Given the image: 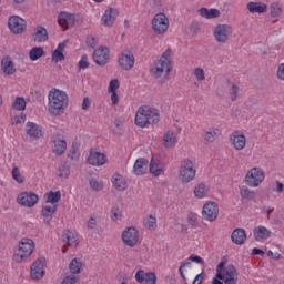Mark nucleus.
<instances>
[{
  "label": "nucleus",
  "mask_w": 284,
  "mask_h": 284,
  "mask_svg": "<svg viewBox=\"0 0 284 284\" xmlns=\"http://www.w3.org/2000/svg\"><path fill=\"white\" fill-rule=\"evenodd\" d=\"M174 52L168 48L161 57L154 62L150 69V74L153 79L161 80L162 83L170 81V74L174 68V61L172 60Z\"/></svg>",
  "instance_id": "f257e3e1"
},
{
  "label": "nucleus",
  "mask_w": 284,
  "mask_h": 284,
  "mask_svg": "<svg viewBox=\"0 0 284 284\" xmlns=\"http://www.w3.org/2000/svg\"><path fill=\"white\" fill-rule=\"evenodd\" d=\"M70 105V98L63 90L53 88L48 94V112L53 116H61Z\"/></svg>",
  "instance_id": "f03ea898"
},
{
  "label": "nucleus",
  "mask_w": 284,
  "mask_h": 284,
  "mask_svg": "<svg viewBox=\"0 0 284 284\" xmlns=\"http://www.w3.org/2000/svg\"><path fill=\"white\" fill-rule=\"evenodd\" d=\"M161 121V113L154 108L148 105L140 106L135 113V125L138 128H148L156 125Z\"/></svg>",
  "instance_id": "7ed1b4c3"
},
{
  "label": "nucleus",
  "mask_w": 284,
  "mask_h": 284,
  "mask_svg": "<svg viewBox=\"0 0 284 284\" xmlns=\"http://www.w3.org/2000/svg\"><path fill=\"white\" fill-rule=\"evenodd\" d=\"M216 278L224 281V284H237L239 272L234 265L230 264L225 266V261H221L216 266Z\"/></svg>",
  "instance_id": "20e7f679"
},
{
  "label": "nucleus",
  "mask_w": 284,
  "mask_h": 284,
  "mask_svg": "<svg viewBox=\"0 0 284 284\" xmlns=\"http://www.w3.org/2000/svg\"><path fill=\"white\" fill-rule=\"evenodd\" d=\"M34 240L28 237L21 239L13 255L16 263H23L26 258H30L34 252Z\"/></svg>",
  "instance_id": "39448f33"
},
{
  "label": "nucleus",
  "mask_w": 284,
  "mask_h": 284,
  "mask_svg": "<svg viewBox=\"0 0 284 284\" xmlns=\"http://www.w3.org/2000/svg\"><path fill=\"white\" fill-rule=\"evenodd\" d=\"M196 179V163L190 159H184L179 165V180L181 183H192Z\"/></svg>",
  "instance_id": "423d86ee"
},
{
  "label": "nucleus",
  "mask_w": 284,
  "mask_h": 284,
  "mask_svg": "<svg viewBox=\"0 0 284 284\" xmlns=\"http://www.w3.org/2000/svg\"><path fill=\"white\" fill-rule=\"evenodd\" d=\"M234 34V27L229 23H220L213 28V38L219 45H225Z\"/></svg>",
  "instance_id": "0eeeda50"
},
{
  "label": "nucleus",
  "mask_w": 284,
  "mask_h": 284,
  "mask_svg": "<svg viewBox=\"0 0 284 284\" xmlns=\"http://www.w3.org/2000/svg\"><path fill=\"white\" fill-rule=\"evenodd\" d=\"M265 181V170L261 166H253L250 169L244 178V182L248 187H261Z\"/></svg>",
  "instance_id": "6e6552de"
},
{
  "label": "nucleus",
  "mask_w": 284,
  "mask_h": 284,
  "mask_svg": "<svg viewBox=\"0 0 284 284\" xmlns=\"http://www.w3.org/2000/svg\"><path fill=\"white\" fill-rule=\"evenodd\" d=\"M151 28L155 34H165L170 30V19L165 13H156L151 21Z\"/></svg>",
  "instance_id": "1a4fd4ad"
},
{
  "label": "nucleus",
  "mask_w": 284,
  "mask_h": 284,
  "mask_svg": "<svg viewBox=\"0 0 284 284\" xmlns=\"http://www.w3.org/2000/svg\"><path fill=\"white\" fill-rule=\"evenodd\" d=\"M51 150L55 156H63L65 150H68V142L65 136L61 133H55L51 138Z\"/></svg>",
  "instance_id": "9d476101"
},
{
  "label": "nucleus",
  "mask_w": 284,
  "mask_h": 284,
  "mask_svg": "<svg viewBox=\"0 0 284 284\" xmlns=\"http://www.w3.org/2000/svg\"><path fill=\"white\" fill-rule=\"evenodd\" d=\"M229 142L233 150H236V152H241V150H245L247 145V138L245 136V133H243V131L236 130L230 134Z\"/></svg>",
  "instance_id": "9b49d317"
},
{
  "label": "nucleus",
  "mask_w": 284,
  "mask_h": 284,
  "mask_svg": "<svg viewBox=\"0 0 284 284\" xmlns=\"http://www.w3.org/2000/svg\"><path fill=\"white\" fill-rule=\"evenodd\" d=\"M202 219L209 223H214L219 219V204L209 201L202 207Z\"/></svg>",
  "instance_id": "f8f14e48"
},
{
  "label": "nucleus",
  "mask_w": 284,
  "mask_h": 284,
  "mask_svg": "<svg viewBox=\"0 0 284 284\" xmlns=\"http://www.w3.org/2000/svg\"><path fill=\"white\" fill-rule=\"evenodd\" d=\"M139 230L134 226H129L122 232V241L128 247H136L139 245Z\"/></svg>",
  "instance_id": "ddd939ff"
},
{
  "label": "nucleus",
  "mask_w": 284,
  "mask_h": 284,
  "mask_svg": "<svg viewBox=\"0 0 284 284\" xmlns=\"http://www.w3.org/2000/svg\"><path fill=\"white\" fill-rule=\"evenodd\" d=\"M118 63L122 70H125V71L132 70L135 63L134 53L130 50L122 51L118 57Z\"/></svg>",
  "instance_id": "4468645a"
},
{
  "label": "nucleus",
  "mask_w": 284,
  "mask_h": 284,
  "mask_svg": "<svg viewBox=\"0 0 284 284\" xmlns=\"http://www.w3.org/2000/svg\"><path fill=\"white\" fill-rule=\"evenodd\" d=\"M118 18L119 9L108 7L101 17V24L104 26V28H113L114 23H116Z\"/></svg>",
  "instance_id": "2eb2a0df"
},
{
  "label": "nucleus",
  "mask_w": 284,
  "mask_h": 284,
  "mask_svg": "<svg viewBox=\"0 0 284 284\" xmlns=\"http://www.w3.org/2000/svg\"><path fill=\"white\" fill-rule=\"evenodd\" d=\"M17 203L22 207H34L39 203V195L32 192H22L18 195Z\"/></svg>",
  "instance_id": "dca6fc26"
},
{
  "label": "nucleus",
  "mask_w": 284,
  "mask_h": 284,
  "mask_svg": "<svg viewBox=\"0 0 284 284\" xmlns=\"http://www.w3.org/2000/svg\"><path fill=\"white\" fill-rule=\"evenodd\" d=\"M26 28H28V24L23 18L13 16L9 19V30H11L13 34H23V32H26Z\"/></svg>",
  "instance_id": "f3484780"
},
{
  "label": "nucleus",
  "mask_w": 284,
  "mask_h": 284,
  "mask_svg": "<svg viewBox=\"0 0 284 284\" xmlns=\"http://www.w3.org/2000/svg\"><path fill=\"white\" fill-rule=\"evenodd\" d=\"M45 258H38L31 266V278L33 281H41L45 276Z\"/></svg>",
  "instance_id": "a211bd4d"
},
{
  "label": "nucleus",
  "mask_w": 284,
  "mask_h": 284,
  "mask_svg": "<svg viewBox=\"0 0 284 284\" xmlns=\"http://www.w3.org/2000/svg\"><path fill=\"white\" fill-rule=\"evenodd\" d=\"M179 143V133H175L174 130H166L163 133L162 145L166 148V150H172L176 148Z\"/></svg>",
  "instance_id": "6ab92c4d"
},
{
  "label": "nucleus",
  "mask_w": 284,
  "mask_h": 284,
  "mask_svg": "<svg viewBox=\"0 0 284 284\" xmlns=\"http://www.w3.org/2000/svg\"><path fill=\"white\" fill-rule=\"evenodd\" d=\"M89 165H95L97 168H101V165H105L108 163V155L105 153L99 151H90L88 156Z\"/></svg>",
  "instance_id": "aec40b11"
},
{
  "label": "nucleus",
  "mask_w": 284,
  "mask_h": 284,
  "mask_svg": "<svg viewBox=\"0 0 284 284\" xmlns=\"http://www.w3.org/2000/svg\"><path fill=\"white\" fill-rule=\"evenodd\" d=\"M24 130L26 134L33 141H39L43 136V129L34 122H27Z\"/></svg>",
  "instance_id": "412c9836"
},
{
  "label": "nucleus",
  "mask_w": 284,
  "mask_h": 284,
  "mask_svg": "<svg viewBox=\"0 0 284 284\" xmlns=\"http://www.w3.org/2000/svg\"><path fill=\"white\" fill-rule=\"evenodd\" d=\"M221 136V129L219 128H209L202 132V141L205 145H211L215 143L216 139Z\"/></svg>",
  "instance_id": "4be33fe9"
},
{
  "label": "nucleus",
  "mask_w": 284,
  "mask_h": 284,
  "mask_svg": "<svg viewBox=\"0 0 284 284\" xmlns=\"http://www.w3.org/2000/svg\"><path fill=\"white\" fill-rule=\"evenodd\" d=\"M110 59V49L108 47H100L93 53V61L98 65H105Z\"/></svg>",
  "instance_id": "5701e85b"
},
{
  "label": "nucleus",
  "mask_w": 284,
  "mask_h": 284,
  "mask_svg": "<svg viewBox=\"0 0 284 284\" xmlns=\"http://www.w3.org/2000/svg\"><path fill=\"white\" fill-rule=\"evenodd\" d=\"M135 281L139 284H156V274L153 272H144L139 270L135 273Z\"/></svg>",
  "instance_id": "b1692460"
},
{
  "label": "nucleus",
  "mask_w": 284,
  "mask_h": 284,
  "mask_svg": "<svg viewBox=\"0 0 284 284\" xmlns=\"http://www.w3.org/2000/svg\"><path fill=\"white\" fill-rule=\"evenodd\" d=\"M253 236L258 243H265L272 236V231L263 225L255 226Z\"/></svg>",
  "instance_id": "393cba45"
},
{
  "label": "nucleus",
  "mask_w": 284,
  "mask_h": 284,
  "mask_svg": "<svg viewBox=\"0 0 284 284\" xmlns=\"http://www.w3.org/2000/svg\"><path fill=\"white\" fill-rule=\"evenodd\" d=\"M74 21H77V18H74V14L72 13L61 12L58 17V23L63 28V30L72 28V26H74Z\"/></svg>",
  "instance_id": "a878e982"
},
{
  "label": "nucleus",
  "mask_w": 284,
  "mask_h": 284,
  "mask_svg": "<svg viewBox=\"0 0 284 284\" xmlns=\"http://www.w3.org/2000/svg\"><path fill=\"white\" fill-rule=\"evenodd\" d=\"M111 183L118 192H124V190H128V180H125V176L120 173H114L112 175Z\"/></svg>",
  "instance_id": "bb28decb"
},
{
  "label": "nucleus",
  "mask_w": 284,
  "mask_h": 284,
  "mask_svg": "<svg viewBox=\"0 0 284 284\" xmlns=\"http://www.w3.org/2000/svg\"><path fill=\"white\" fill-rule=\"evenodd\" d=\"M246 9L251 14H265L267 12V4L261 1H250Z\"/></svg>",
  "instance_id": "cd10ccee"
},
{
  "label": "nucleus",
  "mask_w": 284,
  "mask_h": 284,
  "mask_svg": "<svg viewBox=\"0 0 284 284\" xmlns=\"http://www.w3.org/2000/svg\"><path fill=\"white\" fill-rule=\"evenodd\" d=\"M57 204H44L41 210V215L44 217L43 223L44 225H50L52 222L53 214L57 213Z\"/></svg>",
  "instance_id": "c85d7f7f"
},
{
  "label": "nucleus",
  "mask_w": 284,
  "mask_h": 284,
  "mask_svg": "<svg viewBox=\"0 0 284 284\" xmlns=\"http://www.w3.org/2000/svg\"><path fill=\"white\" fill-rule=\"evenodd\" d=\"M149 161L145 158H139L133 166V172L136 176H143L148 172Z\"/></svg>",
  "instance_id": "c756f323"
},
{
  "label": "nucleus",
  "mask_w": 284,
  "mask_h": 284,
  "mask_svg": "<svg viewBox=\"0 0 284 284\" xmlns=\"http://www.w3.org/2000/svg\"><path fill=\"white\" fill-rule=\"evenodd\" d=\"M63 241L69 247H78L79 245V233L75 231H65L63 233Z\"/></svg>",
  "instance_id": "7c9ffc66"
},
{
  "label": "nucleus",
  "mask_w": 284,
  "mask_h": 284,
  "mask_svg": "<svg viewBox=\"0 0 284 284\" xmlns=\"http://www.w3.org/2000/svg\"><path fill=\"white\" fill-rule=\"evenodd\" d=\"M1 70L8 77H10V75L14 74V72H17V68L14 67V62L12 61V58H10V57L2 58Z\"/></svg>",
  "instance_id": "2f4dec72"
},
{
  "label": "nucleus",
  "mask_w": 284,
  "mask_h": 284,
  "mask_svg": "<svg viewBox=\"0 0 284 284\" xmlns=\"http://www.w3.org/2000/svg\"><path fill=\"white\" fill-rule=\"evenodd\" d=\"M193 194L195 199H207V196H210V186L201 182L195 185Z\"/></svg>",
  "instance_id": "473e14b6"
},
{
  "label": "nucleus",
  "mask_w": 284,
  "mask_h": 284,
  "mask_svg": "<svg viewBox=\"0 0 284 284\" xmlns=\"http://www.w3.org/2000/svg\"><path fill=\"white\" fill-rule=\"evenodd\" d=\"M165 165L161 160L156 158H152L151 163H150V172L153 174V176H161L163 174Z\"/></svg>",
  "instance_id": "72a5a7b5"
},
{
  "label": "nucleus",
  "mask_w": 284,
  "mask_h": 284,
  "mask_svg": "<svg viewBox=\"0 0 284 284\" xmlns=\"http://www.w3.org/2000/svg\"><path fill=\"white\" fill-rule=\"evenodd\" d=\"M231 239L235 245H243L247 241V234L244 229H235L232 232Z\"/></svg>",
  "instance_id": "f704fd0d"
},
{
  "label": "nucleus",
  "mask_w": 284,
  "mask_h": 284,
  "mask_svg": "<svg viewBox=\"0 0 284 284\" xmlns=\"http://www.w3.org/2000/svg\"><path fill=\"white\" fill-rule=\"evenodd\" d=\"M65 43L61 42L58 44L57 49L52 52L51 59L53 63H59L60 61H65Z\"/></svg>",
  "instance_id": "c9c22d12"
},
{
  "label": "nucleus",
  "mask_w": 284,
  "mask_h": 284,
  "mask_svg": "<svg viewBox=\"0 0 284 284\" xmlns=\"http://www.w3.org/2000/svg\"><path fill=\"white\" fill-rule=\"evenodd\" d=\"M199 14L204 19H219V17H221V11L219 9L201 8Z\"/></svg>",
  "instance_id": "e433bc0d"
},
{
  "label": "nucleus",
  "mask_w": 284,
  "mask_h": 284,
  "mask_svg": "<svg viewBox=\"0 0 284 284\" xmlns=\"http://www.w3.org/2000/svg\"><path fill=\"white\" fill-rule=\"evenodd\" d=\"M69 270L71 274H81L83 272V261L79 257L73 258L69 264Z\"/></svg>",
  "instance_id": "4c0bfd02"
},
{
  "label": "nucleus",
  "mask_w": 284,
  "mask_h": 284,
  "mask_svg": "<svg viewBox=\"0 0 284 284\" xmlns=\"http://www.w3.org/2000/svg\"><path fill=\"white\" fill-rule=\"evenodd\" d=\"M45 203H51V205H57L61 201V191H51L44 194Z\"/></svg>",
  "instance_id": "58836bf2"
},
{
  "label": "nucleus",
  "mask_w": 284,
  "mask_h": 284,
  "mask_svg": "<svg viewBox=\"0 0 284 284\" xmlns=\"http://www.w3.org/2000/svg\"><path fill=\"white\" fill-rule=\"evenodd\" d=\"M240 196L245 201H254V199H256V191L251 190L247 186H242L240 189Z\"/></svg>",
  "instance_id": "ea45409f"
},
{
  "label": "nucleus",
  "mask_w": 284,
  "mask_h": 284,
  "mask_svg": "<svg viewBox=\"0 0 284 284\" xmlns=\"http://www.w3.org/2000/svg\"><path fill=\"white\" fill-rule=\"evenodd\" d=\"M48 39V30L43 27H37L34 32V41L43 43Z\"/></svg>",
  "instance_id": "a19ab883"
},
{
  "label": "nucleus",
  "mask_w": 284,
  "mask_h": 284,
  "mask_svg": "<svg viewBox=\"0 0 284 284\" xmlns=\"http://www.w3.org/2000/svg\"><path fill=\"white\" fill-rule=\"evenodd\" d=\"M227 92H229L230 101H232V102L237 101L239 92H241V88L239 87V83H236V82L231 83Z\"/></svg>",
  "instance_id": "79ce46f5"
},
{
  "label": "nucleus",
  "mask_w": 284,
  "mask_h": 284,
  "mask_svg": "<svg viewBox=\"0 0 284 284\" xmlns=\"http://www.w3.org/2000/svg\"><path fill=\"white\" fill-rule=\"evenodd\" d=\"M143 225L149 230L150 232L156 231L158 224H156V216L149 215L143 220Z\"/></svg>",
  "instance_id": "37998d69"
},
{
  "label": "nucleus",
  "mask_w": 284,
  "mask_h": 284,
  "mask_svg": "<svg viewBox=\"0 0 284 284\" xmlns=\"http://www.w3.org/2000/svg\"><path fill=\"white\" fill-rule=\"evenodd\" d=\"M43 54H45V51L43 50V48L34 47L29 52V59L30 61H39V59H41Z\"/></svg>",
  "instance_id": "c03bdc74"
},
{
  "label": "nucleus",
  "mask_w": 284,
  "mask_h": 284,
  "mask_svg": "<svg viewBox=\"0 0 284 284\" xmlns=\"http://www.w3.org/2000/svg\"><path fill=\"white\" fill-rule=\"evenodd\" d=\"M270 14L272 19H278L283 14V7L278 2H273L270 6Z\"/></svg>",
  "instance_id": "a18cd8bd"
},
{
  "label": "nucleus",
  "mask_w": 284,
  "mask_h": 284,
  "mask_svg": "<svg viewBox=\"0 0 284 284\" xmlns=\"http://www.w3.org/2000/svg\"><path fill=\"white\" fill-rule=\"evenodd\" d=\"M187 224L193 227V230H196L199 227V214L194 212H189L186 215Z\"/></svg>",
  "instance_id": "49530a36"
},
{
  "label": "nucleus",
  "mask_w": 284,
  "mask_h": 284,
  "mask_svg": "<svg viewBox=\"0 0 284 284\" xmlns=\"http://www.w3.org/2000/svg\"><path fill=\"white\" fill-rule=\"evenodd\" d=\"M26 105H27L26 99L21 97L16 98V100L12 103L13 110H18V111L26 110Z\"/></svg>",
  "instance_id": "de8ad7c7"
},
{
  "label": "nucleus",
  "mask_w": 284,
  "mask_h": 284,
  "mask_svg": "<svg viewBox=\"0 0 284 284\" xmlns=\"http://www.w3.org/2000/svg\"><path fill=\"white\" fill-rule=\"evenodd\" d=\"M89 185H90L91 190H93V192H101V190H103V181L97 180L94 178H92L89 181Z\"/></svg>",
  "instance_id": "09e8293b"
},
{
  "label": "nucleus",
  "mask_w": 284,
  "mask_h": 284,
  "mask_svg": "<svg viewBox=\"0 0 284 284\" xmlns=\"http://www.w3.org/2000/svg\"><path fill=\"white\" fill-rule=\"evenodd\" d=\"M193 77L196 81H199L200 83L202 81H205V70L201 67H196L194 70H193Z\"/></svg>",
  "instance_id": "8fccbe9b"
},
{
  "label": "nucleus",
  "mask_w": 284,
  "mask_h": 284,
  "mask_svg": "<svg viewBox=\"0 0 284 284\" xmlns=\"http://www.w3.org/2000/svg\"><path fill=\"white\" fill-rule=\"evenodd\" d=\"M23 123H26V114L24 113H20L18 115H14L11 118V125H23Z\"/></svg>",
  "instance_id": "3c124183"
},
{
  "label": "nucleus",
  "mask_w": 284,
  "mask_h": 284,
  "mask_svg": "<svg viewBox=\"0 0 284 284\" xmlns=\"http://www.w3.org/2000/svg\"><path fill=\"white\" fill-rule=\"evenodd\" d=\"M58 176L60 179H68V176H70V168L65 164H61L58 169Z\"/></svg>",
  "instance_id": "603ef678"
},
{
  "label": "nucleus",
  "mask_w": 284,
  "mask_h": 284,
  "mask_svg": "<svg viewBox=\"0 0 284 284\" xmlns=\"http://www.w3.org/2000/svg\"><path fill=\"white\" fill-rule=\"evenodd\" d=\"M78 68L80 70H87V68H90V60L88 59V55H82L79 63Z\"/></svg>",
  "instance_id": "864d4df0"
},
{
  "label": "nucleus",
  "mask_w": 284,
  "mask_h": 284,
  "mask_svg": "<svg viewBox=\"0 0 284 284\" xmlns=\"http://www.w3.org/2000/svg\"><path fill=\"white\" fill-rule=\"evenodd\" d=\"M12 179L17 181V183H23V175H21V171H19L17 166L12 169Z\"/></svg>",
  "instance_id": "5fc2aeb1"
},
{
  "label": "nucleus",
  "mask_w": 284,
  "mask_h": 284,
  "mask_svg": "<svg viewBox=\"0 0 284 284\" xmlns=\"http://www.w3.org/2000/svg\"><path fill=\"white\" fill-rule=\"evenodd\" d=\"M192 267V262H184L181 264L180 268H179V273L182 276L183 281H185V268H191Z\"/></svg>",
  "instance_id": "6e6d98bb"
},
{
  "label": "nucleus",
  "mask_w": 284,
  "mask_h": 284,
  "mask_svg": "<svg viewBox=\"0 0 284 284\" xmlns=\"http://www.w3.org/2000/svg\"><path fill=\"white\" fill-rule=\"evenodd\" d=\"M277 81L284 82V62L280 63L276 69Z\"/></svg>",
  "instance_id": "4d7b16f0"
},
{
  "label": "nucleus",
  "mask_w": 284,
  "mask_h": 284,
  "mask_svg": "<svg viewBox=\"0 0 284 284\" xmlns=\"http://www.w3.org/2000/svg\"><path fill=\"white\" fill-rule=\"evenodd\" d=\"M120 83L116 79H113L110 81V84H109V88H108V92L111 93V92H116V90H119L120 88Z\"/></svg>",
  "instance_id": "13d9d810"
},
{
  "label": "nucleus",
  "mask_w": 284,
  "mask_h": 284,
  "mask_svg": "<svg viewBox=\"0 0 284 284\" xmlns=\"http://www.w3.org/2000/svg\"><path fill=\"white\" fill-rule=\"evenodd\" d=\"M121 210H119L118 207H113L111 210V220H113L114 222L121 221Z\"/></svg>",
  "instance_id": "bf43d9fd"
},
{
  "label": "nucleus",
  "mask_w": 284,
  "mask_h": 284,
  "mask_svg": "<svg viewBox=\"0 0 284 284\" xmlns=\"http://www.w3.org/2000/svg\"><path fill=\"white\" fill-rule=\"evenodd\" d=\"M189 261H192V263H197L199 265H205V261L199 255H190Z\"/></svg>",
  "instance_id": "052dcab7"
},
{
  "label": "nucleus",
  "mask_w": 284,
  "mask_h": 284,
  "mask_svg": "<svg viewBox=\"0 0 284 284\" xmlns=\"http://www.w3.org/2000/svg\"><path fill=\"white\" fill-rule=\"evenodd\" d=\"M70 159H72V161H74V159L79 158V146L77 144L72 145L71 149V154H69Z\"/></svg>",
  "instance_id": "680f3d73"
},
{
  "label": "nucleus",
  "mask_w": 284,
  "mask_h": 284,
  "mask_svg": "<svg viewBox=\"0 0 284 284\" xmlns=\"http://www.w3.org/2000/svg\"><path fill=\"white\" fill-rule=\"evenodd\" d=\"M61 284H77V276L68 275L63 278Z\"/></svg>",
  "instance_id": "e2e57ef3"
},
{
  "label": "nucleus",
  "mask_w": 284,
  "mask_h": 284,
  "mask_svg": "<svg viewBox=\"0 0 284 284\" xmlns=\"http://www.w3.org/2000/svg\"><path fill=\"white\" fill-rule=\"evenodd\" d=\"M151 7L154 10H161L163 8V0H151Z\"/></svg>",
  "instance_id": "0e129e2a"
},
{
  "label": "nucleus",
  "mask_w": 284,
  "mask_h": 284,
  "mask_svg": "<svg viewBox=\"0 0 284 284\" xmlns=\"http://www.w3.org/2000/svg\"><path fill=\"white\" fill-rule=\"evenodd\" d=\"M89 230H94L97 227V217L91 216L87 223Z\"/></svg>",
  "instance_id": "69168bd1"
},
{
  "label": "nucleus",
  "mask_w": 284,
  "mask_h": 284,
  "mask_svg": "<svg viewBox=\"0 0 284 284\" xmlns=\"http://www.w3.org/2000/svg\"><path fill=\"white\" fill-rule=\"evenodd\" d=\"M92 105V100L90 98H84L82 101V110H88Z\"/></svg>",
  "instance_id": "338daca9"
},
{
  "label": "nucleus",
  "mask_w": 284,
  "mask_h": 284,
  "mask_svg": "<svg viewBox=\"0 0 284 284\" xmlns=\"http://www.w3.org/2000/svg\"><path fill=\"white\" fill-rule=\"evenodd\" d=\"M203 283V273L195 276L193 284H202Z\"/></svg>",
  "instance_id": "774afa93"
}]
</instances>
